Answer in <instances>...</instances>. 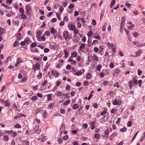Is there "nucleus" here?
<instances>
[{
    "mask_svg": "<svg viewBox=\"0 0 145 145\" xmlns=\"http://www.w3.org/2000/svg\"><path fill=\"white\" fill-rule=\"evenodd\" d=\"M25 9L26 10L25 14L27 15H29L30 14L31 12L30 11L31 10V8L30 5H27L25 7Z\"/></svg>",
    "mask_w": 145,
    "mask_h": 145,
    "instance_id": "nucleus-1",
    "label": "nucleus"
},
{
    "mask_svg": "<svg viewBox=\"0 0 145 145\" xmlns=\"http://www.w3.org/2000/svg\"><path fill=\"white\" fill-rule=\"evenodd\" d=\"M6 133L8 134H12V135H11V136L13 137H15L17 135V133L16 132L13 131L12 130L7 131Z\"/></svg>",
    "mask_w": 145,
    "mask_h": 145,
    "instance_id": "nucleus-2",
    "label": "nucleus"
},
{
    "mask_svg": "<svg viewBox=\"0 0 145 145\" xmlns=\"http://www.w3.org/2000/svg\"><path fill=\"white\" fill-rule=\"evenodd\" d=\"M3 103L5 105V106L7 107L9 106L10 105L9 101L8 100H1Z\"/></svg>",
    "mask_w": 145,
    "mask_h": 145,
    "instance_id": "nucleus-3",
    "label": "nucleus"
},
{
    "mask_svg": "<svg viewBox=\"0 0 145 145\" xmlns=\"http://www.w3.org/2000/svg\"><path fill=\"white\" fill-rule=\"evenodd\" d=\"M118 100H114L112 102L113 105H120L121 103V101L118 102Z\"/></svg>",
    "mask_w": 145,
    "mask_h": 145,
    "instance_id": "nucleus-4",
    "label": "nucleus"
},
{
    "mask_svg": "<svg viewBox=\"0 0 145 145\" xmlns=\"http://www.w3.org/2000/svg\"><path fill=\"white\" fill-rule=\"evenodd\" d=\"M63 36L65 39H66L69 37L68 32L67 31H65L63 33Z\"/></svg>",
    "mask_w": 145,
    "mask_h": 145,
    "instance_id": "nucleus-5",
    "label": "nucleus"
},
{
    "mask_svg": "<svg viewBox=\"0 0 145 145\" xmlns=\"http://www.w3.org/2000/svg\"><path fill=\"white\" fill-rule=\"evenodd\" d=\"M22 62V61L18 59L17 60V61L15 64V67H18L20 65V63Z\"/></svg>",
    "mask_w": 145,
    "mask_h": 145,
    "instance_id": "nucleus-6",
    "label": "nucleus"
},
{
    "mask_svg": "<svg viewBox=\"0 0 145 145\" xmlns=\"http://www.w3.org/2000/svg\"><path fill=\"white\" fill-rule=\"evenodd\" d=\"M117 133L116 132H115L114 133H112L111 135L110 136V139L111 140H112V139L116 136L117 135Z\"/></svg>",
    "mask_w": 145,
    "mask_h": 145,
    "instance_id": "nucleus-7",
    "label": "nucleus"
},
{
    "mask_svg": "<svg viewBox=\"0 0 145 145\" xmlns=\"http://www.w3.org/2000/svg\"><path fill=\"white\" fill-rule=\"evenodd\" d=\"M138 47H141L143 46H145V43L143 44H141L140 43L137 42L136 45Z\"/></svg>",
    "mask_w": 145,
    "mask_h": 145,
    "instance_id": "nucleus-8",
    "label": "nucleus"
},
{
    "mask_svg": "<svg viewBox=\"0 0 145 145\" xmlns=\"http://www.w3.org/2000/svg\"><path fill=\"white\" fill-rule=\"evenodd\" d=\"M21 34L20 33H18L16 36V37L17 39L16 40H20L21 39Z\"/></svg>",
    "mask_w": 145,
    "mask_h": 145,
    "instance_id": "nucleus-9",
    "label": "nucleus"
},
{
    "mask_svg": "<svg viewBox=\"0 0 145 145\" xmlns=\"http://www.w3.org/2000/svg\"><path fill=\"white\" fill-rule=\"evenodd\" d=\"M63 96L65 97L66 99H68L69 97H70L69 93H64L63 94Z\"/></svg>",
    "mask_w": 145,
    "mask_h": 145,
    "instance_id": "nucleus-10",
    "label": "nucleus"
},
{
    "mask_svg": "<svg viewBox=\"0 0 145 145\" xmlns=\"http://www.w3.org/2000/svg\"><path fill=\"white\" fill-rule=\"evenodd\" d=\"M37 44L35 42H33L30 45V48H33L34 47L36 46Z\"/></svg>",
    "mask_w": 145,
    "mask_h": 145,
    "instance_id": "nucleus-11",
    "label": "nucleus"
},
{
    "mask_svg": "<svg viewBox=\"0 0 145 145\" xmlns=\"http://www.w3.org/2000/svg\"><path fill=\"white\" fill-rule=\"evenodd\" d=\"M83 73H82V72L81 71H78L75 72L74 74L77 76H79L82 75Z\"/></svg>",
    "mask_w": 145,
    "mask_h": 145,
    "instance_id": "nucleus-12",
    "label": "nucleus"
},
{
    "mask_svg": "<svg viewBox=\"0 0 145 145\" xmlns=\"http://www.w3.org/2000/svg\"><path fill=\"white\" fill-rule=\"evenodd\" d=\"M19 40H16L14 43L13 46L14 47H17L19 45V43L18 42Z\"/></svg>",
    "mask_w": 145,
    "mask_h": 145,
    "instance_id": "nucleus-13",
    "label": "nucleus"
},
{
    "mask_svg": "<svg viewBox=\"0 0 145 145\" xmlns=\"http://www.w3.org/2000/svg\"><path fill=\"white\" fill-rule=\"evenodd\" d=\"M65 125L64 124H63L62 125L61 127L60 131H61L62 132L64 131L65 129Z\"/></svg>",
    "mask_w": 145,
    "mask_h": 145,
    "instance_id": "nucleus-14",
    "label": "nucleus"
},
{
    "mask_svg": "<svg viewBox=\"0 0 145 145\" xmlns=\"http://www.w3.org/2000/svg\"><path fill=\"white\" fill-rule=\"evenodd\" d=\"M137 78V77H133V80H131L133 82V83L137 84V80L136 79Z\"/></svg>",
    "mask_w": 145,
    "mask_h": 145,
    "instance_id": "nucleus-15",
    "label": "nucleus"
},
{
    "mask_svg": "<svg viewBox=\"0 0 145 145\" xmlns=\"http://www.w3.org/2000/svg\"><path fill=\"white\" fill-rule=\"evenodd\" d=\"M92 76V74L91 73H88L87 74L86 78V79H89Z\"/></svg>",
    "mask_w": 145,
    "mask_h": 145,
    "instance_id": "nucleus-16",
    "label": "nucleus"
},
{
    "mask_svg": "<svg viewBox=\"0 0 145 145\" xmlns=\"http://www.w3.org/2000/svg\"><path fill=\"white\" fill-rule=\"evenodd\" d=\"M56 32V30L54 27H51V28L50 32L52 34H54Z\"/></svg>",
    "mask_w": 145,
    "mask_h": 145,
    "instance_id": "nucleus-17",
    "label": "nucleus"
},
{
    "mask_svg": "<svg viewBox=\"0 0 145 145\" xmlns=\"http://www.w3.org/2000/svg\"><path fill=\"white\" fill-rule=\"evenodd\" d=\"M32 52H38V49L35 48L34 49H33L31 48L29 49Z\"/></svg>",
    "mask_w": 145,
    "mask_h": 145,
    "instance_id": "nucleus-18",
    "label": "nucleus"
},
{
    "mask_svg": "<svg viewBox=\"0 0 145 145\" xmlns=\"http://www.w3.org/2000/svg\"><path fill=\"white\" fill-rule=\"evenodd\" d=\"M77 53L76 52H73L71 53V56L72 57H74L77 56Z\"/></svg>",
    "mask_w": 145,
    "mask_h": 145,
    "instance_id": "nucleus-19",
    "label": "nucleus"
},
{
    "mask_svg": "<svg viewBox=\"0 0 145 145\" xmlns=\"http://www.w3.org/2000/svg\"><path fill=\"white\" fill-rule=\"evenodd\" d=\"M125 18L124 16H123L121 19V24L124 25V24L125 22Z\"/></svg>",
    "mask_w": 145,
    "mask_h": 145,
    "instance_id": "nucleus-20",
    "label": "nucleus"
},
{
    "mask_svg": "<svg viewBox=\"0 0 145 145\" xmlns=\"http://www.w3.org/2000/svg\"><path fill=\"white\" fill-rule=\"evenodd\" d=\"M115 3V0H112L110 4V8H112L113 6L114 5Z\"/></svg>",
    "mask_w": 145,
    "mask_h": 145,
    "instance_id": "nucleus-21",
    "label": "nucleus"
},
{
    "mask_svg": "<svg viewBox=\"0 0 145 145\" xmlns=\"http://www.w3.org/2000/svg\"><path fill=\"white\" fill-rule=\"evenodd\" d=\"M106 45L107 46L109 47L112 48L114 46V45L113 43L110 44V43L109 42H107Z\"/></svg>",
    "mask_w": 145,
    "mask_h": 145,
    "instance_id": "nucleus-22",
    "label": "nucleus"
},
{
    "mask_svg": "<svg viewBox=\"0 0 145 145\" xmlns=\"http://www.w3.org/2000/svg\"><path fill=\"white\" fill-rule=\"evenodd\" d=\"M133 83V82H132L131 80H130L129 82V85L131 89L132 88Z\"/></svg>",
    "mask_w": 145,
    "mask_h": 145,
    "instance_id": "nucleus-23",
    "label": "nucleus"
},
{
    "mask_svg": "<svg viewBox=\"0 0 145 145\" xmlns=\"http://www.w3.org/2000/svg\"><path fill=\"white\" fill-rule=\"evenodd\" d=\"M94 122H91L90 123V125H91V129L92 130L94 129L95 128V126L94 125Z\"/></svg>",
    "mask_w": 145,
    "mask_h": 145,
    "instance_id": "nucleus-24",
    "label": "nucleus"
},
{
    "mask_svg": "<svg viewBox=\"0 0 145 145\" xmlns=\"http://www.w3.org/2000/svg\"><path fill=\"white\" fill-rule=\"evenodd\" d=\"M101 65H98L96 67V70L97 71H99L101 69Z\"/></svg>",
    "mask_w": 145,
    "mask_h": 145,
    "instance_id": "nucleus-25",
    "label": "nucleus"
},
{
    "mask_svg": "<svg viewBox=\"0 0 145 145\" xmlns=\"http://www.w3.org/2000/svg\"><path fill=\"white\" fill-rule=\"evenodd\" d=\"M85 44H82L80 47L79 50L82 51L81 50L82 48H84L85 47Z\"/></svg>",
    "mask_w": 145,
    "mask_h": 145,
    "instance_id": "nucleus-26",
    "label": "nucleus"
},
{
    "mask_svg": "<svg viewBox=\"0 0 145 145\" xmlns=\"http://www.w3.org/2000/svg\"><path fill=\"white\" fill-rule=\"evenodd\" d=\"M21 17L24 19H26L27 18V16L25 14H22L21 15Z\"/></svg>",
    "mask_w": 145,
    "mask_h": 145,
    "instance_id": "nucleus-27",
    "label": "nucleus"
},
{
    "mask_svg": "<svg viewBox=\"0 0 145 145\" xmlns=\"http://www.w3.org/2000/svg\"><path fill=\"white\" fill-rule=\"evenodd\" d=\"M75 25H74L72 24L70 26V29L72 31L75 29Z\"/></svg>",
    "mask_w": 145,
    "mask_h": 145,
    "instance_id": "nucleus-28",
    "label": "nucleus"
},
{
    "mask_svg": "<svg viewBox=\"0 0 145 145\" xmlns=\"http://www.w3.org/2000/svg\"><path fill=\"white\" fill-rule=\"evenodd\" d=\"M14 127L17 128H20L22 127L18 123L14 125Z\"/></svg>",
    "mask_w": 145,
    "mask_h": 145,
    "instance_id": "nucleus-29",
    "label": "nucleus"
},
{
    "mask_svg": "<svg viewBox=\"0 0 145 145\" xmlns=\"http://www.w3.org/2000/svg\"><path fill=\"white\" fill-rule=\"evenodd\" d=\"M142 51H138L136 53V56H140L142 53Z\"/></svg>",
    "mask_w": 145,
    "mask_h": 145,
    "instance_id": "nucleus-30",
    "label": "nucleus"
},
{
    "mask_svg": "<svg viewBox=\"0 0 145 145\" xmlns=\"http://www.w3.org/2000/svg\"><path fill=\"white\" fill-rule=\"evenodd\" d=\"M54 44H52L50 45V46L51 47V48L54 50L57 49V47Z\"/></svg>",
    "mask_w": 145,
    "mask_h": 145,
    "instance_id": "nucleus-31",
    "label": "nucleus"
},
{
    "mask_svg": "<svg viewBox=\"0 0 145 145\" xmlns=\"http://www.w3.org/2000/svg\"><path fill=\"white\" fill-rule=\"evenodd\" d=\"M127 130V128L125 127H124L123 128L120 129V131L121 132H125Z\"/></svg>",
    "mask_w": 145,
    "mask_h": 145,
    "instance_id": "nucleus-32",
    "label": "nucleus"
},
{
    "mask_svg": "<svg viewBox=\"0 0 145 145\" xmlns=\"http://www.w3.org/2000/svg\"><path fill=\"white\" fill-rule=\"evenodd\" d=\"M12 0H7L6 3L8 5H10L11 3L12 2Z\"/></svg>",
    "mask_w": 145,
    "mask_h": 145,
    "instance_id": "nucleus-33",
    "label": "nucleus"
},
{
    "mask_svg": "<svg viewBox=\"0 0 145 145\" xmlns=\"http://www.w3.org/2000/svg\"><path fill=\"white\" fill-rule=\"evenodd\" d=\"M78 105L77 104H74L72 106V108L74 109H75L78 108Z\"/></svg>",
    "mask_w": 145,
    "mask_h": 145,
    "instance_id": "nucleus-34",
    "label": "nucleus"
},
{
    "mask_svg": "<svg viewBox=\"0 0 145 145\" xmlns=\"http://www.w3.org/2000/svg\"><path fill=\"white\" fill-rule=\"evenodd\" d=\"M54 104L53 103H50L48 106V108H51V107H52L54 106Z\"/></svg>",
    "mask_w": 145,
    "mask_h": 145,
    "instance_id": "nucleus-35",
    "label": "nucleus"
},
{
    "mask_svg": "<svg viewBox=\"0 0 145 145\" xmlns=\"http://www.w3.org/2000/svg\"><path fill=\"white\" fill-rule=\"evenodd\" d=\"M45 35H46L47 36H49L50 35V33L49 31H46L44 33Z\"/></svg>",
    "mask_w": 145,
    "mask_h": 145,
    "instance_id": "nucleus-36",
    "label": "nucleus"
},
{
    "mask_svg": "<svg viewBox=\"0 0 145 145\" xmlns=\"http://www.w3.org/2000/svg\"><path fill=\"white\" fill-rule=\"evenodd\" d=\"M36 33L37 35L39 37H40L41 35V33L40 31H37L36 32Z\"/></svg>",
    "mask_w": 145,
    "mask_h": 145,
    "instance_id": "nucleus-37",
    "label": "nucleus"
},
{
    "mask_svg": "<svg viewBox=\"0 0 145 145\" xmlns=\"http://www.w3.org/2000/svg\"><path fill=\"white\" fill-rule=\"evenodd\" d=\"M19 11L21 14H24V10L22 8H20L19 9Z\"/></svg>",
    "mask_w": 145,
    "mask_h": 145,
    "instance_id": "nucleus-38",
    "label": "nucleus"
},
{
    "mask_svg": "<svg viewBox=\"0 0 145 145\" xmlns=\"http://www.w3.org/2000/svg\"><path fill=\"white\" fill-rule=\"evenodd\" d=\"M4 140L5 141H7L8 140V136L7 135H6L4 136L3 137Z\"/></svg>",
    "mask_w": 145,
    "mask_h": 145,
    "instance_id": "nucleus-39",
    "label": "nucleus"
},
{
    "mask_svg": "<svg viewBox=\"0 0 145 145\" xmlns=\"http://www.w3.org/2000/svg\"><path fill=\"white\" fill-rule=\"evenodd\" d=\"M120 72V71L118 69H115L114 71V72L115 74H118Z\"/></svg>",
    "mask_w": 145,
    "mask_h": 145,
    "instance_id": "nucleus-40",
    "label": "nucleus"
},
{
    "mask_svg": "<svg viewBox=\"0 0 145 145\" xmlns=\"http://www.w3.org/2000/svg\"><path fill=\"white\" fill-rule=\"evenodd\" d=\"M29 39L28 37H27L25 38L24 40V42H25V43H28L29 41Z\"/></svg>",
    "mask_w": 145,
    "mask_h": 145,
    "instance_id": "nucleus-41",
    "label": "nucleus"
},
{
    "mask_svg": "<svg viewBox=\"0 0 145 145\" xmlns=\"http://www.w3.org/2000/svg\"><path fill=\"white\" fill-rule=\"evenodd\" d=\"M35 67L37 69H40V66L39 64L38 63H36L35 65Z\"/></svg>",
    "mask_w": 145,
    "mask_h": 145,
    "instance_id": "nucleus-42",
    "label": "nucleus"
},
{
    "mask_svg": "<svg viewBox=\"0 0 145 145\" xmlns=\"http://www.w3.org/2000/svg\"><path fill=\"white\" fill-rule=\"evenodd\" d=\"M93 57L94 60L97 61H98V58L96 55H94Z\"/></svg>",
    "mask_w": 145,
    "mask_h": 145,
    "instance_id": "nucleus-43",
    "label": "nucleus"
},
{
    "mask_svg": "<svg viewBox=\"0 0 145 145\" xmlns=\"http://www.w3.org/2000/svg\"><path fill=\"white\" fill-rule=\"evenodd\" d=\"M94 137L95 138L97 139H99L100 137V135L98 134H95Z\"/></svg>",
    "mask_w": 145,
    "mask_h": 145,
    "instance_id": "nucleus-44",
    "label": "nucleus"
},
{
    "mask_svg": "<svg viewBox=\"0 0 145 145\" xmlns=\"http://www.w3.org/2000/svg\"><path fill=\"white\" fill-rule=\"evenodd\" d=\"M106 110H104L103 111L101 112L100 113V115H103L104 114H106Z\"/></svg>",
    "mask_w": 145,
    "mask_h": 145,
    "instance_id": "nucleus-45",
    "label": "nucleus"
},
{
    "mask_svg": "<svg viewBox=\"0 0 145 145\" xmlns=\"http://www.w3.org/2000/svg\"><path fill=\"white\" fill-rule=\"evenodd\" d=\"M70 102V100H67L64 103H63L64 105H66L69 104Z\"/></svg>",
    "mask_w": 145,
    "mask_h": 145,
    "instance_id": "nucleus-46",
    "label": "nucleus"
},
{
    "mask_svg": "<svg viewBox=\"0 0 145 145\" xmlns=\"http://www.w3.org/2000/svg\"><path fill=\"white\" fill-rule=\"evenodd\" d=\"M63 20L66 22H67L69 20L68 17L66 16H64Z\"/></svg>",
    "mask_w": 145,
    "mask_h": 145,
    "instance_id": "nucleus-47",
    "label": "nucleus"
},
{
    "mask_svg": "<svg viewBox=\"0 0 145 145\" xmlns=\"http://www.w3.org/2000/svg\"><path fill=\"white\" fill-rule=\"evenodd\" d=\"M2 5L6 9H9V7L5 4H2Z\"/></svg>",
    "mask_w": 145,
    "mask_h": 145,
    "instance_id": "nucleus-48",
    "label": "nucleus"
},
{
    "mask_svg": "<svg viewBox=\"0 0 145 145\" xmlns=\"http://www.w3.org/2000/svg\"><path fill=\"white\" fill-rule=\"evenodd\" d=\"M37 77L39 79H40L42 77V73H40L39 74L37 75Z\"/></svg>",
    "mask_w": 145,
    "mask_h": 145,
    "instance_id": "nucleus-49",
    "label": "nucleus"
},
{
    "mask_svg": "<svg viewBox=\"0 0 145 145\" xmlns=\"http://www.w3.org/2000/svg\"><path fill=\"white\" fill-rule=\"evenodd\" d=\"M88 37H90L92 35V33L91 31H90L87 34Z\"/></svg>",
    "mask_w": 145,
    "mask_h": 145,
    "instance_id": "nucleus-50",
    "label": "nucleus"
},
{
    "mask_svg": "<svg viewBox=\"0 0 145 145\" xmlns=\"http://www.w3.org/2000/svg\"><path fill=\"white\" fill-rule=\"evenodd\" d=\"M49 51V49L48 48H45L44 49V52L45 53H46Z\"/></svg>",
    "mask_w": 145,
    "mask_h": 145,
    "instance_id": "nucleus-51",
    "label": "nucleus"
},
{
    "mask_svg": "<svg viewBox=\"0 0 145 145\" xmlns=\"http://www.w3.org/2000/svg\"><path fill=\"white\" fill-rule=\"evenodd\" d=\"M46 140V137L45 136H43L41 139V141L42 142H44Z\"/></svg>",
    "mask_w": 145,
    "mask_h": 145,
    "instance_id": "nucleus-52",
    "label": "nucleus"
},
{
    "mask_svg": "<svg viewBox=\"0 0 145 145\" xmlns=\"http://www.w3.org/2000/svg\"><path fill=\"white\" fill-rule=\"evenodd\" d=\"M57 20L56 18H53L51 20V22L52 23H54Z\"/></svg>",
    "mask_w": 145,
    "mask_h": 145,
    "instance_id": "nucleus-53",
    "label": "nucleus"
},
{
    "mask_svg": "<svg viewBox=\"0 0 145 145\" xmlns=\"http://www.w3.org/2000/svg\"><path fill=\"white\" fill-rule=\"evenodd\" d=\"M106 25L105 24H104L103 26L102 30L103 31H105L106 29Z\"/></svg>",
    "mask_w": 145,
    "mask_h": 145,
    "instance_id": "nucleus-54",
    "label": "nucleus"
},
{
    "mask_svg": "<svg viewBox=\"0 0 145 145\" xmlns=\"http://www.w3.org/2000/svg\"><path fill=\"white\" fill-rule=\"evenodd\" d=\"M133 34L134 35V36L136 37H137L138 35V33L136 31L134 32H133Z\"/></svg>",
    "mask_w": 145,
    "mask_h": 145,
    "instance_id": "nucleus-55",
    "label": "nucleus"
},
{
    "mask_svg": "<svg viewBox=\"0 0 145 145\" xmlns=\"http://www.w3.org/2000/svg\"><path fill=\"white\" fill-rule=\"evenodd\" d=\"M82 127L86 129L87 128L88 125L86 123H84L82 124Z\"/></svg>",
    "mask_w": 145,
    "mask_h": 145,
    "instance_id": "nucleus-56",
    "label": "nucleus"
},
{
    "mask_svg": "<svg viewBox=\"0 0 145 145\" xmlns=\"http://www.w3.org/2000/svg\"><path fill=\"white\" fill-rule=\"evenodd\" d=\"M94 51L95 52H97L99 50L98 48L96 47H95L93 49Z\"/></svg>",
    "mask_w": 145,
    "mask_h": 145,
    "instance_id": "nucleus-57",
    "label": "nucleus"
},
{
    "mask_svg": "<svg viewBox=\"0 0 145 145\" xmlns=\"http://www.w3.org/2000/svg\"><path fill=\"white\" fill-rule=\"evenodd\" d=\"M78 30L76 28L74 30V32L75 34H77L78 33Z\"/></svg>",
    "mask_w": 145,
    "mask_h": 145,
    "instance_id": "nucleus-58",
    "label": "nucleus"
},
{
    "mask_svg": "<svg viewBox=\"0 0 145 145\" xmlns=\"http://www.w3.org/2000/svg\"><path fill=\"white\" fill-rule=\"evenodd\" d=\"M69 138V137L68 135H65L63 137V139L65 140H67Z\"/></svg>",
    "mask_w": 145,
    "mask_h": 145,
    "instance_id": "nucleus-59",
    "label": "nucleus"
},
{
    "mask_svg": "<svg viewBox=\"0 0 145 145\" xmlns=\"http://www.w3.org/2000/svg\"><path fill=\"white\" fill-rule=\"evenodd\" d=\"M62 141H63V140L61 138H59L57 140V141H58L59 143V144H61L62 143Z\"/></svg>",
    "mask_w": 145,
    "mask_h": 145,
    "instance_id": "nucleus-60",
    "label": "nucleus"
},
{
    "mask_svg": "<svg viewBox=\"0 0 145 145\" xmlns=\"http://www.w3.org/2000/svg\"><path fill=\"white\" fill-rule=\"evenodd\" d=\"M142 82V80H139L138 81V83L139 84V87H140L141 86Z\"/></svg>",
    "mask_w": 145,
    "mask_h": 145,
    "instance_id": "nucleus-61",
    "label": "nucleus"
},
{
    "mask_svg": "<svg viewBox=\"0 0 145 145\" xmlns=\"http://www.w3.org/2000/svg\"><path fill=\"white\" fill-rule=\"evenodd\" d=\"M76 58L77 61H79L81 60V58L80 56H78Z\"/></svg>",
    "mask_w": 145,
    "mask_h": 145,
    "instance_id": "nucleus-62",
    "label": "nucleus"
},
{
    "mask_svg": "<svg viewBox=\"0 0 145 145\" xmlns=\"http://www.w3.org/2000/svg\"><path fill=\"white\" fill-rule=\"evenodd\" d=\"M53 12H49L47 15V17H49L52 15L53 14Z\"/></svg>",
    "mask_w": 145,
    "mask_h": 145,
    "instance_id": "nucleus-63",
    "label": "nucleus"
},
{
    "mask_svg": "<svg viewBox=\"0 0 145 145\" xmlns=\"http://www.w3.org/2000/svg\"><path fill=\"white\" fill-rule=\"evenodd\" d=\"M74 7V5L73 4H70L69 6V8L70 9H72Z\"/></svg>",
    "mask_w": 145,
    "mask_h": 145,
    "instance_id": "nucleus-64",
    "label": "nucleus"
}]
</instances>
